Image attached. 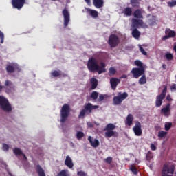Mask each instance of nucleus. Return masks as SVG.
<instances>
[{"label": "nucleus", "mask_w": 176, "mask_h": 176, "mask_svg": "<svg viewBox=\"0 0 176 176\" xmlns=\"http://www.w3.org/2000/svg\"><path fill=\"white\" fill-rule=\"evenodd\" d=\"M173 50L176 53V44H175L174 47H173Z\"/></svg>", "instance_id": "bf43d9fd"}, {"label": "nucleus", "mask_w": 176, "mask_h": 176, "mask_svg": "<svg viewBox=\"0 0 176 176\" xmlns=\"http://www.w3.org/2000/svg\"><path fill=\"white\" fill-rule=\"evenodd\" d=\"M165 57H166V60H168V61H171V60H173V58H174V56H173V54H171V53L166 54Z\"/></svg>", "instance_id": "a19ab883"}, {"label": "nucleus", "mask_w": 176, "mask_h": 176, "mask_svg": "<svg viewBox=\"0 0 176 176\" xmlns=\"http://www.w3.org/2000/svg\"><path fill=\"white\" fill-rule=\"evenodd\" d=\"M166 100H168V101H170V100H171V98H170V96H166Z\"/></svg>", "instance_id": "4d7b16f0"}, {"label": "nucleus", "mask_w": 176, "mask_h": 176, "mask_svg": "<svg viewBox=\"0 0 176 176\" xmlns=\"http://www.w3.org/2000/svg\"><path fill=\"white\" fill-rule=\"evenodd\" d=\"M115 129H116V125L112 123H109L104 127V137L106 138H118L119 137V133L115 131Z\"/></svg>", "instance_id": "f257e3e1"}, {"label": "nucleus", "mask_w": 176, "mask_h": 176, "mask_svg": "<svg viewBox=\"0 0 176 176\" xmlns=\"http://www.w3.org/2000/svg\"><path fill=\"white\" fill-rule=\"evenodd\" d=\"M77 175L78 176H86V173L82 170L78 172Z\"/></svg>", "instance_id": "8fccbe9b"}, {"label": "nucleus", "mask_w": 176, "mask_h": 176, "mask_svg": "<svg viewBox=\"0 0 176 176\" xmlns=\"http://www.w3.org/2000/svg\"><path fill=\"white\" fill-rule=\"evenodd\" d=\"M71 112V107L69 104H64L60 110V123H65L69 113Z\"/></svg>", "instance_id": "7ed1b4c3"}, {"label": "nucleus", "mask_w": 176, "mask_h": 176, "mask_svg": "<svg viewBox=\"0 0 176 176\" xmlns=\"http://www.w3.org/2000/svg\"><path fill=\"white\" fill-rule=\"evenodd\" d=\"M0 39H1V43L3 42V40L5 39V34H3V32L0 30Z\"/></svg>", "instance_id": "09e8293b"}, {"label": "nucleus", "mask_w": 176, "mask_h": 176, "mask_svg": "<svg viewBox=\"0 0 176 176\" xmlns=\"http://www.w3.org/2000/svg\"><path fill=\"white\" fill-rule=\"evenodd\" d=\"M166 35L162 37V41H166L170 38H175L176 36V32L174 30H171L170 28H166L165 30Z\"/></svg>", "instance_id": "2eb2a0df"}, {"label": "nucleus", "mask_w": 176, "mask_h": 176, "mask_svg": "<svg viewBox=\"0 0 176 176\" xmlns=\"http://www.w3.org/2000/svg\"><path fill=\"white\" fill-rule=\"evenodd\" d=\"M87 67L90 72H98V68H100V65H98V62L97 61V59H96V58L91 57L88 60Z\"/></svg>", "instance_id": "20e7f679"}, {"label": "nucleus", "mask_w": 176, "mask_h": 176, "mask_svg": "<svg viewBox=\"0 0 176 176\" xmlns=\"http://www.w3.org/2000/svg\"><path fill=\"white\" fill-rule=\"evenodd\" d=\"M132 36L135 38V39H140V36H141V32L138 30L137 28H134L132 30Z\"/></svg>", "instance_id": "a878e982"}, {"label": "nucleus", "mask_w": 176, "mask_h": 176, "mask_svg": "<svg viewBox=\"0 0 176 176\" xmlns=\"http://www.w3.org/2000/svg\"><path fill=\"white\" fill-rule=\"evenodd\" d=\"M11 5L13 9H17L21 10L25 5V0H12Z\"/></svg>", "instance_id": "9b49d317"}, {"label": "nucleus", "mask_w": 176, "mask_h": 176, "mask_svg": "<svg viewBox=\"0 0 176 176\" xmlns=\"http://www.w3.org/2000/svg\"><path fill=\"white\" fill-rule=\"evenodd\" d=\"M131 74H133V78L138 79L140 76L145 74V68L133 67L131 71Z\"/></svg>", "instance_id": "9d476101"}, {"label": "nucleus", "mask_w": 176, "mask_h": 176, "mask_svg": "<svg viewBox=\"0 0 176 176\" xmlns=\"http://www.w3.org/2000/svg\"><path fill=\"white\" fill-rule=\"evenodd\" d=\"M52 1H53L54 2V1H57V0H52Z\"/></svg>", "instance_id": "680f3d73"}, {"label": "nucleus", "mask_w": 176, "mask_h": 176, "mask_svg": "<svg viewBox=\"0 0 176 176\" xmlns=\"http://www.w3.org/2000/svg\"><path fill=\"white\" fill-rule=\"evenodd\" d=\"M174 171H175V166H174V165L169 167L168 165L164 164L162 168L161 176H173Z\"/></svg>", "instance_id": "1a4fd4ad"}, {"label": "nucleus", "mask_w": 176, "mask_h": 176, "mask_svg": "<svg viewBox=\"0 0 176 176\" xmlns=\"http://www.w3.org/2000/svg\"><path fill=\"white\" fill-rule=\"evenodd\" d=\"M140 2H141V0H130V4L135 9L140 8Z\"/></svg>", "instance_id": "bb28decb"}, {"label": "nucleus", "mask_w": 176, "mask_h": 176, "mask_svg": "<svg viewBox=\"0 0 176 176\" xmlns=\"http://www.w3.org/2000/svg\"><path fill=\"white\" fill-rule=\"evenodd\" d=\"M51 75L53 76V78H67L68 76V74L65 73L61 74L60 70H54L51 72Z\"/></svg>", "instance_id": "6ab92c4d"}, {"label": "nucleus", "mask_w": 176, "mask_h": 176, "mask_svg": "<svg viewBox=\"0 0 176 176\" xmlns=\"http://www.w3.org/2000/svg\"><path fill=\"white\" fill-rule=\"evenodd\" d=\"M90 97L92 98V100H97V98H98V92L93 91L91 94Z\"/></svg>", "instance_id": "e433bc0d"}, {"label": "nucleus", "mask_w": 176, "mask_h": 176, "mask_svg": "<svg viewBox=\"0 0 176 176\" xmlns=\"http://www.w3.org/2000/svg\"><path fill=\"white\" fill-rule=\"evenodd\" d=\"M120 83V80L116 78H112L110 80V85L111 86L112 90H116V87H118V85Z\"/></svg>", "instance_id": "aec40b11"}, {"label": "nucleus", "mask_w": 176, "mask_h": 176, "mask_svg": "<svg viewBox=\"0 0 176 176\" xmlns=\"http://www.w3.org/2000/svg\"><path fill=\"white\" fill-rule=\"evenodd\" d=\"M88 140L93 148H97V146H100V141H98L97 139H94L93 141V138L91 136H89Z\"/></svg>", "instance_id": "412c9836"}, {"label": "nucleus", "mask_w": 176, "mask_h": 176, "mask_svg": "<svg viewBox=\"0 0 176 176\" xmlns=\"http://www.w3.org/2000/svg\"><path fill=\"white\" fill-rule=\"evenodd\" d=\"M88 12L90 16H91V17H94V19H97V17H98V12H97L96 10L89 9Z\"/></svg>", "instance_id": "2f4dec72"}, {"label": "nucleus", "mask_w": 176, "mask_h": 176, "mask_svg": "<svg viewBox=\"0 0 176 176\" xmlns=\"http://www.w3.org/2000/svg\"><path fill=\"white\" fill-rule=\"evenodd\" d=\"M36 172L38 176H46L45 170H43V168H42V166H41V165L36 166Z\"/></svg>", "instance_id": "cd10ccee"}, {"label": "nucleus", "mask_w": 176, "mask_h": 176, "mask_svg": "<svg viewBox=\"0 0 176 176\" xmlns=\"http://www.w3.org/2000/svg\"><path fill=\"white\" fill-rule=\"evenodd\" d=\"M6 69L8 74H13V72H14L15 71H16L17 72H20L21 71L20 66H19L17 63L7 65Z\"/></svg>", "instance_id": "f8f14e48"}, {"label": "nucleus", "mask_w": 176, "mask_h": 176, "mask_svg": "<svg viewBox=\"0 0 176 176\" xmlns=\"http://www.w3.org/2000/svg\"><path fill=\"white\" fill-rule=\"evenodd\" d=\"M140 50L144 56H146V54H148V53L145 51L144 47H142L141 45L140 46Z\"/></svg>", "instance_id": "de8ad7c7"}, {"label": "nucleus", "mask_w": 176, "mask_h": 176, "mask_svg": "<svg viewBox=\"0 0 176 176\" xmlns=\"http://www.w3.org/2000/svg\"><path fill=\"white\" fill-rule=\"evenodd\" d=\"M170 104H168L164 108L161 109V112L165 116L167 115L168 112H170Z\"/></svg>", "instance_id": "72a5a7b5"}, {"label": "nucleus", "mask_w": 176, "mask_h": 176, "mask_svg": "<svg viewBox=\"0 0 176 176\" xmlns=\"http://www.w3.org/2000/svg\"><path fill=\"white\" fill-rule=\"evenodd\" d=\"M151 151H156L157 147H156V146L155 144H151Z\"/></svg>", "instance_id": "3c124183"}, {"label": "nucleus", "mask_w": 176, "mask_h": 176, "mask_svg": "<svg viewBox=\"0 0 176 176\" xmlns=\"http://www.w3.org/2000/svg\"><path fill=\"white\" fill-rule=\"evenodd\" d=\"M123 13L125 16H130L133 14V9L130 7H126L124 8Z\"/></svg>", "instance_id": "7c9ffc66"}, {"label": "nucleus", "mask_w": 176, "mask_h": 176, "mask_svg": "<svg viewBox=\"0 0 176 176\" xmlns=\"http://www.w3.org/2000/svg\"><path fill=\"white\" fill-rule=\"evenodd\" d=\"M3 89L6 90V93H12V90L14 89V85L9 80H6L4 84Z\"/></svg>", "instance_id": "dca6fc26"}, {"label": "nucleus", "mask_w": 176, "mask_h": 176, "mask_svg": "<svg viewBox=\"0 0 176 176\" xmlns=\"http://www.w3.org/2000/svg\"><path fill=\"white\" fill-rule=\"evenodd\" d=\"M107 70L105 69V64L102 62L100 63V66L99 65L98 70V74L99 75H101V74H104Z\"/></svg>", "instance_id": "c756f323"}, {"label": "nucleus", "mask_w": 176, "mask_h": 176, "mask_svg": "<svg viewBox=\"0 0 176 176\" xmlns=\"http://www.w3.org/2000/svg\"><path fill=\"white\" fill-rule=\"evenodd\" d=\"M130 170L135 175H137V174H138V170L137 169V168H135V166L131 165L130 166Z\"/></svg>", "instance_id": "ea45409f"}, {"label": "nucleus", "mask_w": 176, "mask_h": 176, "mask_svg": "<svg viewBox=\"0 0 176 176\" xmlns=\"http://www.w3.org/2000/svg\"><path fill=\"white\" fill-rule=\"evenodd\" d=\"M105 97H107V95H104V94L99 95V98L98 101L99 102H101V101H104V99L105 98Z\"/></svg>", "instance_id": "c03bdc74"}, {"label": "nucleus", "mask_w": 176, "mask_h": 176, "mask_svg": "<svg viewBox=\"0 0 176 176\" xmlns=\"http://www.w3.org/2000/svg\"><path fill=\"white\" fill-rule=\"evenodd\" d=\"M90 83L91 85V89L95 90V89H97V86H98V80L93 77L90 80Z\"/></svg>", "instance_id": "b1692460"}, {"label": "nucleus", "mask_w": 176, "mask_h": 176, "mask_svg": "<svg viewBox=\"0 0 176 176\" xmlns=\"http://www.w3.org/2000/svg\"><path fill=\"white\" fill-rule=\"evenodd\" d=\"M98 105H93L91 103H87L84 106V109L81 110L80 114L78 116V118L81 119V118H85L86 115V112H89V113H91L93 109H98Z\"/></svg>", "instance_id": "39448f33"}, {"label": "nucleus", "mask_w": 176, "mask_h": 176, "mask_svg": "<svg viewBox=\"0 0 176 176\" xmlns=\"http://www.w3.org/2000/svg\"><path fill=\"white\" fill-rule=\"evenodd\" d=\"M166 94H167V86L164 85V89L162 93L156 97L155 107H157V108L162 107L163 99L166 98Z\"/></svg>", "instance_id": "6e6552de"}, {"label": "nucleus", "mask_w": 176, "mask_h": 176, "mask_svg": "<svg viewBox=\"0 0 176 176\" xmlns=\"http://www.w3.org/2000/svg\"><path fill=\"white\" fill-rule=\"evenodd\" d=\"M144 25V21L142 19H132V28H140Z\"/></svg>", "instance_id": "a211bd4d"}, {"label": "nucleus", "mask_w": 176, "mask_h": 176, "mask_svg": "<svg viewBox=\"0 0 176 176\" xmlns=\"http://www.w3.org/2000/svg\"><path fill=\"white\" fill-rule=\"evenodd\" d=\"M127 97H129L127 92H118V96L113 97V102L115 105H120Z\"/></svg>", "instance_id": "423d86ee"}, {"label": "nucleus", "mask_w": 176, "mask_h": 176, "mask_svg": "<svg viewBox=\"0 0 176 176\" xmlns=\"http://www.w3.org/2000/svg\"><path fill=\"white\" fill-rule=\"evenodd\" d=\"M116 74V69L115 67H110L109 69V75H115Z\"/></svg>", "instance_id": "79ce46f5"}, {"label": "nucleus", "mask_w": 176, "mask_h": 176, "mask_svg": "<svg viewBox=\"0 0 176 176\" xmlns=\"http://www.w3.org/2000/svg\"><path fill=\"white\" fill-rule=\"evenodd\" d=\"M62 14L63 15V21H64V27L65 28L68 27V24H69L70 21V14L68 9L64 8L62 11Z\"/></svg>", "instance_id": "4468645a"}, {"label": "nucleus", "mask_w": 176, "mask_h": 176, "mask_svg": "<svg viewBox=\"0 0 176 176\" xmlns=\"http://www.w3.org/2000/svg\"><path fill=\"white\" fill-rule=\"evenodd\" d=\"M134 17L135 19H144V16H142V12L140 9L136 10L133 13Z\"/></svg>", "instance_id": "c85d7f7f"}, {"label": "nucleus", "mask_w": 176, "mask_h": 176, "mask_svg": "<svg viewBox=\"0 0 176 176\" xmlns=\"http://www.w3.org/2000/svg\"><path fill=\"white\" fill-rule=\"evenodd\" d=\"M2 149L5 152H8V151H9V145H8L7 144H5V143L3 144Z\"/></svg>", "instance_id": "a18cd8bd"}, {"label": "nucleus", "mask_w": 176, "mask_h": 176, "mask_svg": "<svg viewBox=\"0 0 176 176\" xmlns=\"http://www.w3.org/2000/svg\"><path fill=\"white\" fill-rule=\"evenodd\" d=\"M107 43L111 49H115V47L119 46V43H120V38H119V36L116 34H111Z\"/></svg>", "instance_id": "0eeeda50"}, {"label": "nucleus", "mask_w": 176, "mask_h": 176, "mask_svg": "<svg viewBox=\"0 0 176 176\" xmlns=\"http://www.w3.org/2000/svg\"><path fill=\"white\" fill-rule=\"evenodd\" d=\"M170 89H171V90H176V84L173 85L170 87Z\"/></svg>", "instance_id": "603ef678"}, {"label": "nucleus", "mask_w": 176, "mask_h": 176, "mask_svg": "<svg viewBox=\"0 0 176 176\" xmlns=\"http://www.w3.org/2000/svg\"><path fill=\"white\" fill-rule=\"evenodd\" d=\"M133 131L135 135H137V137H140V135H142V126L141 125V122H140V121L135 122V124L133 128Z\"/></svg>", "instance_id": "ddd939ff"}, {"label": "nucleus", "mask_w": 176, "mask_h": 176, "mask_svg": "<svg viewBox=\"0 0 176 176\" xmlns=\"http://www.w3.org/2000/svg\"><path fill=\"white\" fill-rule=\"evenodd\" d=\"M167 135V132L164 131H160L158 133V138H164L165 136Z\"/></svg>", "instance_id": "58836bf2"}, {"label": "nucleus", "mask_w": 176, "mask_h": 176, "mask_svg": "<svg viewBox=\"0 0 176 176\" xmlns=\"http://www.w3.org/2000/svg\"><path fill=\"white\" fill-rule=\"evenodd\" d=\"M120 78L121 79H127V75L122 74Z\"/></svg>", "instance_id": "864d4df0"}, {"label": "nucleus", "mask_w": 176, "mask_h": 176, "mask_svg": "<svg viewBox=\"0 0 176 176\" xmlns=\"http://www.w3.org/2000/svg\"><path fill=\"white\" fill-rule=\"evenodd\" d=\"M163 69H166V65H162Z\"/></svg>", "instance_id": "052dcab7"}, {"label": "nucleus", "mask_w": 176, "mask_h": 176, "mask_svg": "<svg viewBox=\"0 0 176 176\" xmlns=\"http://www.w3.org/2000/svg\"><path fill=\"white\" fill-rule=\"evenodd\" d=\"M21 156H23L24 160H27V156H25V154L23 153Z\"/></svg>", "instance_id": "6e6d98bb"}, {"label": "nucleus", "mask_w": 176, "mask_h": 176, "mask_svg": "<svg viewBox=\"0 0 176 176\" xmlns=\"http://www.w3.org/2000/svg\"><path fill=\"white\" fill-rule=\"evenodd\" d=\"M94 6L96 8V9H101V8H104V0H93Z\"/></svg>", "instance_id": "4be33fe9"}, {"label": "nucleus", "mask_w": 176, "mask_h": 176, "mask_svg": "<svg viewBox=\"0 0 176 176\" xmlns=\"http://www.w3.org/2000/svg\"><path fill=\"white\" fill-rule=\"evenodd\" d=\"M153 154L152 152L148 151L146 155V164L150 168H152L153 167Z\"/></svg>", "instance_id": "f3484780"}, {"label": "nucleus", "mask_w": 176, "mask_h": 176, "mask_svg": "<svg viewBox=\"0 0 176 176\" xmlns=\"http://www.w3.org/2000/svg\"><path fill=\"white\" fill-rule=\"evenodd\" d=\"M105 163H107V164H111L112 163V157H108L104 160Z\"/></svg>", "instance_id": "49530a36"}, {"label": "nucleus", "mask_w": 176, "mask_h": 176, "mask_svg": "<svg viewBox=\"0 0 176 176\" xmlns=\"http://www.w3.org/2000/svg\"><path fill=\"white\" fill-rule=\"evenodd\" d=\"M13 153H14V155H16V156H21L22 155H24V153H23L21 149L19 148H14Z\"/></svg>", "instance_id": "f704fd0d"}, {"label": "nucleus", "mask_w": 176, "mask_h": 176, "mask_svg": "<svg viewBox=\"0 0 176 176\" xmlns=\"http://www.w3.org/2000/svg\"><path fill=\"white\" fill-rule=\"evenodd\" d=\"M0 109L8 113L12 112V104L9 102V100L3 96H0Z\"/></svg>", "instance_id": "f03ea898"}, {"label": "nucleus", "mask_w": 176, "mask_h": 176, "mask_svg": "<svg viewBox=\"0 0 176 176\" xmlns=\"http://www.w3.org/2000/svg\"><path fill=\"white\" fill-rule=\"evenodd\" d=\"M85 1L86 2V3H87V5H90L91 3V0H85Z\"/></svg>", "instance_id": "5fc2aeb1"}, {"label": "nucleus", "mask_w": 176, "mask_h": 176, "mask_svg": "<svg viewBox=\"0 0 176 176\" xmlns=\"http://www.w3.org/2000/svg\"><path fill=\"white\" fill-rule=\"evenodd\" d=\"M65 164L69 168H72L74 167V162H72V159H71V157H69V155L66 156Z\"/></svg>", "instance_id": "5701e85b"}, {"label": "nucleus", "mask_w": 176, "mask_h": 176, "mask_svg": "<svg viewBox=\"0 0 176 176\" xmlns=\"http://www.w3.org/2000/svg\"><path fill=\"white\" fill-rule=\"evenodd\" d=\"M134 64L136 67H138L137 68H145V65H144V63L140 60H135Z\"/></svg>", "instance_id": "c9c22d12"}, {"label": "nucleus", "mask_w": 176, "mask_h": 176, "mask_svg": "<svg viewBox=\"0 0 176 176\" xmlns=\"http://www.w3.org/2000/svg\"><path fill=\"white\" fill-rule=\"evenodd\" d=\"M134 120V117L133 116V114H129L126 117V121L125 122V124L126 126H131L133 124V122Z\"/></svg>", "instance_id": "393cba45"}, {"label": "nucleus", "mask_w": 176, "mask_h": 176, "mask_svg": "<svg viewBox=\"0 0 176 176\" xmlns=\"http://www.w3.org/2000/svg\"><path fill=\"white\" fill-rule=\"evenodd\" d=\"M173 126V124L171 122H169L168 124H165V130L166 131H168L171 129V126Z\"/></svg>", "instance_id": "37998d69"}, {"label": "nucleus", "mask_w": 176, "mask_h": 176, "mask_svg": "<svg viewBox=\"0 0 176 176\" xmlns=\"http://www.w3.org/2000/svg\"><path fill=\"white\" fill-rule=\"evenodd\" d=\"M2 89H3V85H0V93H1V91H2Z\"/></svg>", "instance_id": "13d9d810"}, {"label": "nucleus", "mask_w": 176, "mask_h": 176, "mask_svg": "<svg viewBox=\"0 0 176 176\" xmlns=\"http://www.w3.org/2000/svg\"><path fill=\"white\" fill-rule=\"evenodd\" d=\"M85 137V133L82 131H78L76 133L77 140H82Z\"/></svg>", "instance_id": "4c0bfd02"}, {"label": "nucleus", "mask_w": 176, "mask_h": 176, "mask_svg": "<svg viewBox=\"0 0 176 176\" xmlns=\"http://www.w3.org/2000/svg\"><path fill=\"white\" fill-rule=\"evenodd\" d=\"M138 82L139 85H145L146 83V76L145 75V74L142 75Z\"/></svg>", "instance_id": "473e14b6"}]
</instances>
